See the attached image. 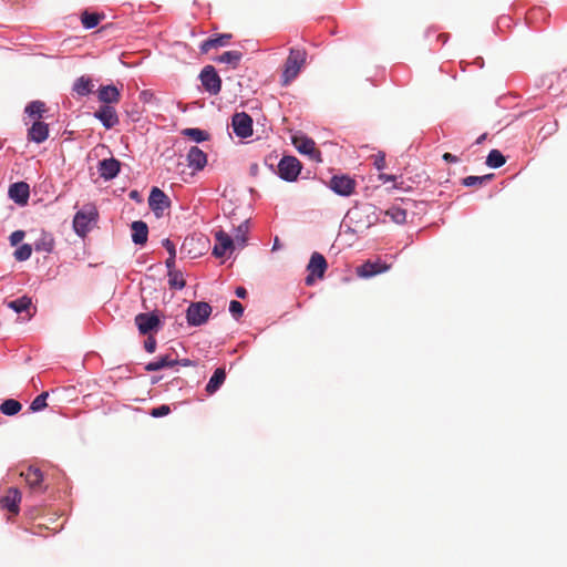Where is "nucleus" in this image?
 Instances as JSON below:
<instances>
[{"label":"nucleus","mask_w":567,"mask_h":567,"mask_svg":"<svg viewBox=\"0 0 567 567\" xmlns=\"http://www.w3.org/2000/svg\"><path fill=\"white\" fill-rule=\"evenodd\" d=\"M346 217L350 223L349 230L352 233H360L380 221L378 208L372 204L353 207Z\"/></svg>","instance_id":"nucleus-1"},{"label":"nucleus","mask_w":567,"mask_h":567,"mask_svg":"<svg viewBox=\"0 0 567 567\" xmlns=\"http://www.w3.org/2000/svg\"><path fill=\"white\" fill-rule=\"evenodd\" d=\"M212 311V306L208 302H192L186 310L187 323L192 327H200L207 322Z\"/></svg>","instance_id":"nucleus-2"},{"label":"nucleus","mask_w":567,"mask_h":567,"mask_svg":"<svg viewBox=\"0 0 567 567\" xmlns=\"http://www.w3.org/2000/svg\"><path fill=\"white\" fill-rule=\"evenodd\" d=\"M306 62V52L303 50L291 48L289 51V55L285 63V70L282 76L285 79V83L293 80L303 63Z\"/></svg>","instance_id":"nucleus-3"},{"label":"nucleus","mask_w":567,"mask_h":567,"mask_svg":"<svg viewBox=\"0 0 567 567\" xmlns=\"http://www.w3.org/2000/svg\"><path fill=\"white\" fill-rule=\"evenodd\" d=\"M302 165L295 156L286 155L278 163V176L285 182H296Z\"/></svg>","instance_id":"nucleus-4"},{"label":"nucleus","mask_w":567,"mask_h":567,"mask_svg":"<svg viewBox=\"0 0 567 567\" xmlns=\"http://www.w3.org/2000/svg\"><path fill=\"white\" fill-rule=\"evenodd\" d=\"M204 90L210 95H217L221 90V79L213 65H206L199 73Z\"/></svg>","instance_id":"nucleus-5"},{"label":"nucleus","mask_w":567,"mask_h":567,"mask_svg":"<svg viewBox=\"0 0 567 567\" xmlns=\"http://www.w3.org/2000/svg\"><path fill=\"white\" fill-rule=\"evenodd\" d=\"M135 324L141 334H151L157 332L162 327V321L156 312H141L135 316Z\"/></svg>","instance_id":"nucleus-6"},{"label":"nucleus","mask_w":567,"mask_h":567,"mask_svg":"<svg viewBox=\"0 0 567 567\" xmlns=\"http://www.w3.org/2000/svg\"><path fill=\"white\" fill-rule=\"evenodd\" d=\"M231 127L236 136L250 137L252 135V118L246 112H237L231 116Z\"/></svg>","instance_id":"nucleus-7"},{"label":"nucleus","mask_w":567,"mask_h":567,"mask_svg":"<svg viewBox=\"0 0 567 567\" xmlns=\"http://www.w3.org/2000/svg\"><path fill=\"white\" fill-rule=\"evenodd\" d=\"M355 185V181L348 175H334L329 182V188L342 197L351 196L354 193Z\"/></svg>","instance_id":"nucleus-8"},{"label":"nucleus","mask_w":567,"mask_h":567,"mask_svg":"<svg viewBox=\"0 0 567 567\" xmlns=\"http://www.w3.org/2000/svg\"><path fill=\"white\" fill-rule=\"evenodd\" d=\"M328 264L326 258L319 254L313 252L310 257L309 264L307 266V270L310 272L305 281L307 286H311L315 282V278H322L326 270H327Z\"/></svg>","instance_id":"nucleus-9"},{"label":"nucleus","mask_w":567,"mask_h":567,"mask_svg":"<svg viewBox=\"0 0 567 567\" xmlns=\"http://www.w3.org/2000/svg\"><path fill=\"white\" fill-rule=\"evenodd\" d=\"M148 205L156 217H161L165 209L169 208V197L158 187H153L148 196Z\"/></svg>","instance_id":"nucleus-10"},{"label":"nucleus","mask_w":567,"mask_h":567,"mask_svg":"<svg viewBox=\"0 0 567 567\" xmlns=\"http://www.w3.org/2000/svg\"><path fill=\"white\" fill-rule=\"evenodd\" d=\"M121 171V162L114 157L104 158L97 164V172L104 181L114 179Z\"/></svg>","instance_id":"nucleus-11"},{"label":"nucleus","mask_w":567,"mask_h":567,"mask_svg":"<svg viewBox=\"0 0 567 567\" xmlns=\"http://www.w3.org/2000/svg\"><path fill=\"white\" fill-rule=\"evenodd\" d=\"M390 269V265L378 259L375 261L368 260L357 268V274L361 278H371L379 274H383Z\"/></svg>","instance_id":"nucleus-12"},{"label":"nucleus","mask_w":567,"mask_h":567,"mask_svg":"<svg viewBox=\"0 0 567 567\" xmlns=\"http://www.w3.org/2000/svg\"><path fill=\"white\" fill-rule=\"evenodd\" d=\"M9 198L19 206L28 204L30 197V187L25 182H17L9 186L8 190Z\"/></svg>","instance_id":"nucleus-13"},{"label":"nucleus","mask_w":567,"mask_h":567,"mask_svg":"<svg viewBox=\"0 0 567 567\" xmlns=\"http://www.w3.org/2000/svg\"><path fill=\"white\" fill-rule=\"evenodd\" d=\"M216 244L213 248V255L216 258H221L227 251H231L235 248L234 239L224 230H218L215 234Z\"/></svg>","instance_id":"nucleus-14"},{"label":"nucleus","mask_w":567,"mask_h":567,"mask_svg":"<svg viewBox=\"0 0 567 567\" xmlns=\"http://www.w3.org/2000/svg\"><path fill=\"white\" fill-rule=\"evenodd\" d=\"M94 117L97 118L106 130L113 128L120 122L115 109L111 105H101L100 109L95 111Z\"/></svg>","instance_id":"nucleus-15"},{"label":"nucleus","mask_w":567,"mask_h":567,"mask_svg":"<svg viewBox=\"0 0 567 567\" xmlns=\"http://www.w3.org/2000/svg\"><path fill=\"white\" fill-rule=\"evenodd\" d=\"M293 144L299 153L308 155L318 163L322 162L321 152L316 148V143L312 138L307 136L301 137L300 141L295 138Z\"/></svg>","instance_id":"nucleus-16"},{"label":"nucleus","mask_w":567,"mask_h":567,"mask_svg":"<svg viewBox=\"0 0 567 567\" xmlns=\"http://www.w3.org/2000/svg\"><path fill=\"white\" fill-rule=\"evenodd\" d=\"M186 161L189 168L199 172L207 165V154L198 146H190L186 154Z\"/></svg>","instance_id":"nucleus-17"},{"label":"nucleus","mask_w":567,"mask_h":567,"mask_svg":"<svg viewBox=\"0 0 567 567\" xmlns=\"http://www.w3.org/2000/svg\"><path fill=\"white\" fill-rule=\"evenodd\" d=\"M93 212L79 210L73 218V229L79 237H85L90 231V224L94 218Z\"/></svg>","instance_id":"nucleus-18"},{"label":"nucleus","mask_w":567,"mask_h":567,"mask_svg":"<svg viewBox=\"0 0 567 567\" xmlns=\"http://www.w3.org/2000/svg\"><path fill=\"white\" fill-rule=\"evenodd\" d=\"M233 35L230 33L215 34L199 44L200 53L205 54L213 48L227 47Z\"/></svg>","instance_id":"nucleus-19"},{"label":"nucleus","mask_w":567,"mask_h":567,"mask_svg":"<svg viewBox=\"0 0 567 567\" xmlns=\"http://www.w3.org/2000/svg\"><path fill=\"white\" fill-rule=\"evenodd\" d=\"M22 476L31 489L35 492H42L44 489L42 486L43 473L39 467L29 466L28 470L22 473Z\"/></svg>","instance_id":"nucleus-20"},{"label":"nucleus","mask_w":567,"mask_h":567,"mask_svg":"<svg viewBox=\"0 0 567 567\" xmlns=\"http://www.w3.org/2000/svg\"><path fill=\"white\" fill-rule=\"evenodd\" d=\"M49 137V126L47 123L35 121L32 126L28 130V138L31 142L41 144Z\"/></svg>","instance_id":"nucleus-21"},{"label":"nucleus","mask_w":567,"mask_h":567,"mask_svg":"<svg viewBox=\"0 0 567 567\" xmlns=\"http://www.w3.org/2000/svg\"><path fill=\"white\" fill-rule=\"evenodd\" d=\"M132 229V241L135 245L143 246L146 244L148 238V226L143 220H135L131 225Z\"/></svg>","instance_id":"nucleus-22"},{"label":"nucleus","mask_w":567,"mask_h":567,"mask_svg":"<svg viewBox=\"0 0 567 567\" xmlns=\"http://www.w3.org/2000/svg\"><path fill=\"white\" fill-rule=\"evenodd\" d=\"M21 501V493L18 488L11 487L9 488L6 496L1 498V505L3 508L8 509L10 513L18 514L19 513V503Z\"/></svg>","instance_id":"nucleus-23"},{"label":"nucleus","mask_w":567,"mask_h":567,"mask_svg":"<svg viewBox=\"0 0 567 567\" xmlns=\"http://www.w3.org/2000/svg\"><path fill=\"white\" fill-rule=\"evenodd\" d=\"M54 237L51 233L41 230L40 236L33 244L34 250L39 252L51 254L54 249Z\"/></svg>","instance_id":"nucleus-24"},{"label":"nucleus","mask_w":567,"mask_h":567,"mask_svg":"<svg viewBox=\"0 0 567 567\" xmlns=\"http://www.w3.org/2000/svg\"><path fill=\"white\" fill-rule=\"evenodd\" d=\"M97 97L101 102L104 103V105H110L112 103H117L120 100V91L116 86L110 84V85H102L99 89Z\"/></svg>","instance_id":"nucleus-25"},{"label":"nucleus","mask_w":567,"mask_h":567,"mask_svg":"<svg viewBox=\"0 0 567 567\" xmlns=\"http://www.w3.org/2000/svg\"><path fill=\"white\" fill-rule=\"evenodd\" d=\"M176 365L175 359L171 354L161 355L157 359L145 364L144 369L147 372H154L164 368H173Z\"/></svg>","instance_id":"nucleus-26"},{"label":"nucleus","mask_w":567,"mask_h":567,"mask_svg":"<svg viewBox=\"0 0 567 567\" xmlns=\"http://www.w3.org/2000/svg\"><path fill=\"white\" fill-rule=\"evenodd\" d=\"M72 91L80 97L90 95L93 91L92 80L85 75L78 78L73 83Z\"/></svg>","instance_id":"nucleus-27"},{"label":"nucleus","mask_w":567,"mask_h":567,"mask_svg":"<svg viewBox=\"0 0 567 567\" xmlns=\"http://www.w3.org/2000/svg\"><path fill=\"white\" fill-rule=\"evenodd\" d=\"M241 59H243V52L233 50V51H226L223 54L214 58V61L217 63L228 64L231 66V69H237Z\"/></svg>","instance_id":"nucleus-28"},{"label":"nucleus","mask_w":567,"mask_h":567,"mask_svg":"<svg viewBox=\"0 0 567 567\" xmlns=\"http://www.w3.org/2000/svg\"><path fill=\"white\" fill-rule=\"evenodd\" d=\"M226 379V372L223 368H217L213 375L210 377L208 383L206 384V391L209 394L215 393L221 384L225 382Z\"/></svg>","instance_id":"nucleus-29"},{"label":"nucleus","mask_w":567,"mask_h":567,"mask_svg":"<svg viewBox=\"0 0 567 567\" xmlns=\"http://www.w3.org/2000/svg\"><path fill=\"white\" fill-rule=\"evenodd\" d=\"M378 213H379V216L381 214H383L384 216L389 217L393 223H395L398 225H403L406 221V210L400 206H392L384 212L378 210Z\"/></svg>","instance_id":"nucleus-30"},{"label":"nucleus","mask_w":567,"mask_h":567,"mask_svg":"<svg viewBox=\"0 0 567 567\" xmlns=\"http://www.w3.org/2000/svg\"><path fill=\"white\" fill-rule=\"evenodd\" d=\"M248 233H249V220L243 221L237 228L235 233L234 245L236 244L240 248H244L248 241Z\"/></svg>","instance_id":"nucleus-31"},{"label":"nucleus","mask_w":567,"mask_h":567,"mask_svg":"<svg viewBox=\"0 0 567 567\" xmlns=\"http://www.w3.org/2000/svg\"><path fill=\"white\" fill-rule=\"evenodd\" d=\"M182 134L196 143H203L209 140V133L197 127L184 128Z\"/></svg>","instance_id":"nucleus-32"},{"label":"nucleus","mask_w":567,"mask_h":567,"mask_svg":"<svg viewBox=\"0 0 567 567\" xmlns=\"http://www.w3.org/2000/svg\"><path fill=\"white\" fill-rule=\"evenodd\" d=\"M21 409V403L14 399H7L0 405V412L7 416H13L18 414Z\"/></svg>","instance_id":"nucleus-33"},{"label":"nucleus","mask_w":567,"mask_h":567,"mask_svg":"<svg viewBox=\"0 0 567 567\" xmlns=\"http://www.w3.org/2000/svg\"><path fill=\"white\" fill-rule=\"evenodd\" d=\"M32 301L28 296H22L8 302V307L17 313H22L29 310Z\"/></svg>","instance_id":"nucleus-34"},{"label":"nucleus","mask_w":567,"mask_h":567,"mask_svg":"<svg viewBox=\"0 0 567 567\" xmlns=\"http://www.w3.org/2000/svg\"><path fill=\"white\" fill-rule=\"evenodd\" d=\"M167 277H168V285H169L171 289L182 290L185 288L186 281L184 279L182 271H179V270L168 271Z\"/></svg>","instance_id":"nucleus-35"},{"label":"nucleus","mask_w":567,"mask_h":567,"mask_svg":"<svg viewBox=\"0 0 567 567\" xmlns=\"http://www.w3.org/2000/svg\"><path fill=\"white\" fill-rule=\"evenodd\" d=\"M505 163L506 158L498 150H492L486 157V165L491 168H499Z\"/></svg>","instance_id":"nucleus-36"},{"label":"nucleus","mask_w":567,"mask_h":567,"mask_svg":"<svg viewBox=\"0 0 567 567\" xmlns=\"http://www.w3.org/2000/svg\"><path fill=\"white\" fill-rule=\"evenodd\" d=\"M44 111L45 104L41 101H32L24 109V113L31 117H42Z\"/></svg>","instance_id":"nucleus-37"},{"label":"nucleus","mask_w":567,"mask_h":567,"mask_svg":"<svg viewBox=\"0 0 567 567\" xmlns=\"http://www.w3.org/2000/svg\"><path fill=\"white\" fill-rule=\"evenodd\" d=\"M81 21H82L84 29L91 30L100 23V16L96 13H90V12L85 11L82 14Z\"/></svg>","instance_id":"nucleus-38"},{"label":"nucleus","mask_w":567,"mask_h":567,"mask_svg":"<svg viewBox=\"0 0 567 567\" xmlns=\"http://www.w3.org/2000/svg\"><path fill=\"white\" fill-rule=\"evenodd\" d=\"M493 177V174H487L483 176H467L462 179V184L466 187H473L477 185H482L484 182L489 181Z\"/></svg>","instance_id":"nucleus-39"},{"label":"nucleus","mask_w":567,"mask_h":567,"mask_svg":"<svg viewBox=\"0 0 567 567\" xmlns=\"http://www.w3.org/2000/svg\"><path fill=\"white\" fill-rule=\"evenodd\" d=\"M49 396V392H42L38 396L34 398V400L30 404V410L32 412H39L42 411L44 408H47V399Z\"/></svg>","instance_id":"nucleus-40"},{"label":"nucleus","mask_w":567,"mask_h":567,"mask_svg":"<svg viewBox=\"0 0 567 567\" xmlns=\"http://www.w3.org/2000/svg\"><path fill=\"white\" fill-rule=\"evenodd\" d=\"M32 254V246L29 244H22L20 247H18L14 251V258L18 261H25L31 257Z\"/></svg>","instance_id":"nucleus-41"},{"label":"nucleus","mask_w":567,"mask_h":567,"mask_svg":"<svg viewBox=\"0 0 567 567\" xmlns=\"http://www.w3.org/2000/svg\"><path fill=\"white\" fill-rule=\"evenodd\" d=\"M229 312L235 320H238L244 313V306L237 300H231L229 302Z\"/></svg>","instance_id":"nucleus-42"},{"label":"nucleus","mask_w":567,"mask_h":567,"mask_svg":"<svg viewBox=\"0 0 567 567\" xmlns=\"http://www.w3.org/2000/svg\"><path fill=\"white\" fill-rule=\"evenodd\" d=\"M169 412H171V408L166 404H162L159 406L152 409L150 414L153 417H163V416L168 415Z\"/></svg>","instance_id":"nucleus-43"},{"label":"nucleus","mask_w":567,"mask_h":567,"mask_svg":"<svg viewBox=\"0 0 567 567\" xmlns=\"http://www.w3.org/2000/svg\"><path fill=\"white\" fill-rule=\"evenodd\" d=\"M156 339L152 334H148L147 339L144 341L145 351L148 353H153L156 350Z\"/></svg>","instance_id":"nucleus-44"},{"label":"nucleus","mask_w":567,"mask_h":567,"mask_svg":"<svg viewBox=\"0 0 567 567\" xmlns=\"http://www.w3.org/2000/svg\"><path fill=\"white\" fill-rule=\"evenodd\" d=\"M24 236L25 233L23 230L13 231L9 237L11 246H17L19 243L23 240Z\"/></svg>","instance_id":"nucleus-45"},{"label":"nucleus","mask_w":567,"mask_h":567,"mask_svg":"<svg viewBox=\"0 0 567 567\" xmlns=\"http://www.w3.org/2000/svg\"><path fill=\"white\" fill-rule=\"evenodd\" d=\"M163 246L167 250L169 256L176 257V248H175L174 243L171 239H168V238L164 239Z\"/></svg>","instance_id":"nucleus-46"},{"label":"nucleus","mask_w":567,"mask_h":567,"mask_svg":"<svg viewBox=\"0 0 567 567\" xmlns=\"http://www.w3.org/2000/svg\"><path fill=\"white\" fill-rule=\"evenodd\" d=\"M374 167L378 171H382L385 167V156L383 153H379L374 158Z\"/></svg>","instance_id":"nucleus-47"},{"label":"nucleus","mask_w":567,"mask_h":567,"mask_svg":"<svg viewBox=\"0 0 567 567\" xmlns=\"http://www.w3.org/2000/svg\"><path fill=\"white\" fill-rule=\"evenodd\" d=\"M175 361H176V365H182V367H195L196 365V362L190 360V359H177V358H174Z\"/></svg>","instance_id":"nucleus-48"},{"label":"nucleus","mask_w":567,"mask_h":567,"mask_svg":"<svg viewBox=\"0 0 567 567\" xmlns=\"http://www.w3.org/2000/svg\"><path fill=\"white\" fill-rule=\"evenodd\" d=\"M175 261L176 257L168 256V258L165 260V266L168 271H175Z\"/></svg>","instance_id":"nucleus-49"},{"label":"nucleus","mask_w":567,"mask_h":567,"mask_svg":"<svg viewBox=\"0 0 567 567\" xmlns=\"http://www.w3.org/2000/svg\"><path fill=\"white\" fill-rule=\"evenodd\" d=\"M235 295L240 299H245L247 297V290L246 288L239 286L235 289Z\"/></svg>","instance_id":"nucleus-50"},{"label":"nucleus","mask_w":567,"mask_h":567,"mask_svg":"<svg viewBox=\"0 0 567 567\" xmlns=\"http://www.w3.org/2000/svg\"><path fill=\"white\" fill-rule=\"evenodd\" d=\"M443 159L447 163H457L458 162V158L457 156L451 154V153H444L443 154Z\"/></svg>","instance_id":"nucleus-51"},{"label":"nucleus","mask_w":567,"mask_h":567,"mask_svg":"<svg viewBox=\"0 0 567 567\" xmlns=\"http://www.w3.org/2000/svg\"><path fill=\"white\" fill-rule=\"evenodd\" d=\"M379 178H380L381 181H383L384 183H386V182H392V181H394V179H395V176H394V175H388V174H381V175L379 176Z\"/></svg>","instance_id":"nucleus-52"},{"label":"nucleus","mask_w":567,"mask_h":567,"mask_svg":"<svg viewBox=\"0 0 567 567\" xmlns=\"http://www.w3.org/2000/svg\"><path fill=\"white\" fill-rule=\"evenodd\" d=\"M281 248V244L279 241V238L276 237L275 240H274V245H272V251H276V250H279Z\"/></svg>","instance_id":"nucleus-53"},{"label":"nucleus","mask_w":567,"mask_h":567,"mask_svg":"<svg viewBox=\"0 0 567 567\" xmlns=\"http://www.w3.org/2000/svg\"><path fill=\"white\" fill-rule=\"evenodd\" d=\"M141 96H142V100H143V101H147L148 96H152V93H151V92H148V91H143V92L141 93Z\"/></svg>","instance_id":"nucleus-54"},{"label":"nucleus","mask_w":567,"mask_h":567,"mask_svg":"<svg viewBox=\"0 0 567 567\" xmlns=\"http://www.w3.org/2000/svg\"><path fill=\"white\" fill-rule=\"evenodd\" d=\"M130 197H131V198H133V199H135V198H137V197H138V193H137L136 190H132V192L130 193Z\"/></svg>","instance_id":"nucleus-55"},{"label":"nucleus","mask_w":567,"mask_h":567,"mask_svg":"<svg viewBox=\"0 0 567 567\" xmlns=\"http://www.w3.org/2000/svg\"><path fill=\"white\" fill-rule=\"evenodd\" d=\"M485 137H486V134L481 135V136L476 140V143H477V144H481V143L485 140Z\"/></svg>","instance_id":"nucleus-56"},{"label":"nucleus","mask_w":567,"mask_h":567,"mask_svg":"<svg viewBox=\"0 0 567 567\" xmlns=\"http://www.w3.org/2000/svg\"><path fill=\"white\" fill-rule=\"evenodd\" d=\"M507 20H508V18L503 17V18H501V19L498 20V23H503V22H505V21H507Z\"/></svg>","instance_id":"nucleus-57"},{"label":"nucleus","mask_w":567,"mask_h":567,"mask_svg":"<svg viewBox=\"0 0 567 567\" xmlns=\"http://www.w3.org/2000/svg\"><path fill=\"white\" fill-rule=\"evenodd\" d=\"M2 146H3V144H2V142L0 141V150L2 148Z\"/></svg>","instance_id":"nucleus-58"}]
</instances>
